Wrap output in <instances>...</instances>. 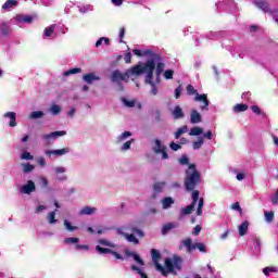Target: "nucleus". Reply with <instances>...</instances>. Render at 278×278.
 <instances>
[{"label": "nucleus", "instance_id": "22", "mask_svg": "<svg viewBox=\"0 0 278 278\" xmlns=\"http://www.w3.org/2000/svg\"><path fill=\"white\" fill-rule=\"evenodd\" d=\"M18 5L17 0H7L4 4L2 5V11L3 12H12Z\"/></svg>", "mask_w": 278, "mask_h": 278}, {"label": "nucleus", "instance_id": "47", "mask_svg": "<svg viewBox=\"0 0 278 278\" xmlns=\"http://www.w3.org/2000/svg\"><path fill=\"white\" fill-rule=\"evenodd\" d=\"M265 220L266 223H273L274 218H275V213L273 211L268 212L265 211Z\"/></svg>", "mask_w": 278, "mask_h": 278}, {"label": "nucleus", "instance_id": "58", "mask_svg": "<svg viewBox=\"0 0 278 278\" xmlns=\"http://www.w3.org/2000/svg\"><path fill=\"white\" fill-rule=\"evenodd\" d=\"M123 38H125V27H122L118 34V42L121 45H125V40H123Z\"/></svg>", "mask_w": 278, "mask_h": 278}, {"label": "nucleus", "instance_id": "20", "mask_svg": "<svg viewBox=\"0 0 278 278\" xmlns=\"http://www.w3.org/2000/svg\"><path fill=\"white\" fill-rule=\"evenodd\" d=\"M134 55H137V58H151L153 53H155L151 49L140 50V49H134L132 50Z\"/></svg>", "mask_w": 278, "mask_h": 278}, {"label": "nucleus", "instance_id": "48", "mask_svg": "<svg viewBox=\"0 0 278 278\" xmlns=\"http://www.w3.org/2000/svg\"><path fill=\"white\" fill-rule=\"evenodd\" d=\"M254 249L257 253H260V251H262V241L260 240V238L254 237Z\"/></svg>", "mask_w": 278, "mask_h": 278}, {"label": "nucleus", "instance_id": "27", "mask_svg": "<svg viewBox=\"0 0 278 278\" xmlns=\"http://www.w3.org/2000/svg\"><path fill=\"white\" fill-rule=\"evenodd\" d=\"M94 212H97V207L84 206L79 214L80 216H91V214H94Z\"/></svg>", "mask_w": 278, "mask_h": 278}, {"label": "nucleus", "instance_id": "38", "mask_svg": "<svg viewBox=\"0 0 278 278\" xmlns=\"http://www.w3.org/2000/svg\"><path fill=\"white\" fill-rule=\"evenodd\" d=\"M99 244L102 247H110L111 249H116V243L109 241L108 239H100L98 240Z\"/></svg>", "mask_w": 278, "mask_h": 278}, {"label": "nucleus", "instance_id": "15", "mask_svg": "<svg viewBox=\"0 0 278 278\" xmlns=\"http://www.w3.org/2000/svg\"><path fill=\"white\" fill-rule=\"evenodd\" d=\"M53 36H55V24H51L46 27L42 34L43 40H53Z\"/></svg>", "mask_w": 278, "mask_h": 278}, {"label": "nucleus", "instance_id": "9", "mask_svg": "<svg viewBox=\"0 0 278 278\" xmlns=\"http://www.w3.org/2000/svg\"><path fill=\"white\" fill-rule=\"evenodd\" d=\"M148 61L154 62V70L157 75H162L164 73V68L166 64L164 63V59L160 53L153 52V54L148 59Z\"/></svg>", "mask_w": 278, "mask_h": 278}, {"label": "nucleus", "instance_id": "21", "mask_svg": "<svg viewBox=\"0 0 278 278\" xmlns=\"http://www.w3.org/2000/svg\"><path fill=\"white\" fill-rule=\"evenodd\" d=\"M126 257H132L139 264V266H144V261L140 257V255L136 252H131L129 250L124 251Z\"/></svg>", "mask_w": 278, "mask_h": 278}, {"label": "nucleus", "instance_id": "50", "mask_svg": "<svg viewBox=\"0 0 278 278\" xmlns=\"http://www.w3.org/2000/svg\"><path fill=\"white\" fill-rule=\"evenodd\" d=\"M48 222L50 225H55V223H58V219H55V211L48 214Z\"/></svg>", "mask_w": 278, "mask_h": 278}, {"label": "nucleus", "instance_id": "28", "mask_svg": "<svg viewBox=\"0 0 278 278\" xmlns=\"http://www.w3.org/2000/svg\"><path fill=\"white\" fill-rule=\"evenodd\" d=\"M173 117L175 118V121H179V118H184V110L181 109V106L176 105L174 108Z\"/></svg>", "mask_w": 278, "mask_h": 278}, {"label": "nucleus", "instance_id": "41", "mask_svg": "<svg viewBox=\"0 0 278 278\" xmlns=\"http://www.w3.org/2000/svg\"><path fill=\"white\" fill-rule=\"evenodd\" d=\"M127 138H131V131H124L117 137V142H125Z\"/></svg>", "mask_w": 278, "mask_h": 278}, {"label": "nucleus", "instance_id": "31", "mask_svg": "<svg viewBox=\"0 0 278 278\" xmlns=\"http://www.w3.org/2000/svg\"><path fill=\"white\" fill-rule=\"evenodd\" d=\"M92 10H94L92 4L78 5V12H80V14H87V12H92Z\"/></svg>", "mask_w": 278, "mask_h": 278}, {"label": "nucleus", "instance_id": "25", "mask_svg": "<svg viewBox=\"0 0 278 278\" xmlns=\"http://www.w3.org/2000/svg\"><path fill=\"white\" fill-rule=\"evenodd\" d=\"M4 118H10V122H9L10 127H16V113L15 112L5 113Z\"/></svg>", "mask_w": 278, "mask_h": 278}, {"label": "nucleus", "instance_id": "8", "mask_svg": "<svg viewBox=\"0 0 278 278\" xmlns=\"http://www.w3.org/2000/svg\"><path fill=\"white\" fill-rule=\"evenodd\" d=\"M181 244H184V247L187 249V253H192V251H197V249L200 251V253H207V248L203 243H192L191 238L182 240Z\"/></svg>", "mask_w": 278, "mask_h": 278}, {"label": "nucleus", "instance_id": "46", "mask_svg": "<svg viewBox=\"0 0 278 278\" xmlns=\"http://www.w3.org/2000/svg\"><path fill=\"white\" fill-rule=\"evenodd\" d=\"M151 256H152V262L154 263H157V260L162 257V255L160 254V251H157L156 249L151 250Z\"/></svg>", "mask_w": 278, "mask_h": 278}, {"label": "nucleus", "instance_id": "36", "mask_svg": "<svg viewBox=\"0 0 278 278\" xmlns=\"http://www.w3.org/2000/svg\"><path fill=\"white\" fill-rule=\"evenodd\" d=\"M45 116V112L42 111H35L29 114L30 121H38V118H42Z\"/></svg>", "mask_w": 278, "mask_h": 278}, {"label": "nucleus", "instance_id": "52", "mask_svg": "<svg viewBox=\"0 0 278 278\" xmlns=\"http://www.w3.org/2000/svg\"><path fill=\"white\" fill-rule=\"evenodd\" d=\"M270 273H277V267H265V268H263V274L266 277H270Z\"/></svg>", "mask_w": 278, "mask_h": 278}, {"label": "nucleus", "instance_id": "40", "mask_svg": "<svg viewBox=\"0 0 278 278\" xmlns=\"http://www.w3.org/2000/svg\"><path fill=\"white\" fill-rule=\"evenodd\" d=\"M1 36H10V26L7 23L0 25Z\"/></svg>", "mask_w": 278, "mask_h": 278}, {"label": "nucleus", "instance_id": "53", "mask_svg": "<svg viewBox=\"0 0 278 278\" xmlns=\"http://www.w3.org/2000/svg\"><path fill=\"white\" fill-rule=\"evenodd\" d=\"M22 167L24 173H31L34 170V165L30 163H22Z\"/></svg>", "mask_w": 278, "mask_h": 278}, {"label": "nucleus", "instance_id": "18", "mask_svg": "<svg viewBox=\"0 0 278 278\" xmlns=\"http://www.w3.org/2000/svg\"><path fill=\"white\" fill-rule=\"evenodd\" d=\"M190 123L191 125H199V123H203V117L201 116V113H199V111H197L195 109L191 110Z\"/></svg>", "mask_w": 278, "mask_h": 278}, {"label": "nucleus", "instance_id": "49", "mask_svg": "<svg viewBox=\"0 0 278 278\" xmlns=\"http://www.w3.org/2000/svg\"><path fill=\"white\" fill-rule=\"evenodd\" d=\"M64 242H65V244H78L79 243V238L68 237V238H65Z\"/></svg>", "mask_w": 278, "mask_h": 278}, {"label": "nucleus", "instance_id": "34", "mask_svg": "<svg viewBox=\"0 0 278 278\" xmlns=\"http://www.w3.org/2000/svg\"><path fill=\"white\" fill-rule=\"evenodd\" d=\"M189 136H203V128L194 126L190 129Z\"/></svg>", "mask_w": 278, "mask_h": 278}, {"label": "nucleus", "instance_id": "45", "mask_svg": "<svg viewBox=\"0 0 278 278\" xmlns=\"http://www.w3.org/2000/svg\"><path fill=\"white\" fill-rule=\"evenodd\" d=\"M204 143H205V141L203 140V137H199L198 141H194L192 147H193L194 151H199V149H201V147H203Z\"/></svg>", "mask_w": 278, "mask_h": 278}, {"label": "nucleus", "instance_id": "13", "mask_svg": "<svg viewBox=\"0 0 278 278\" xmlns=\"http://www.w3.org/2000/svg\"><path fill=\"white\" fill-rule=\"evenodd\" d=\"M227 33L225 31H208L204 35H201L200 38H206L207 40H220V38H225Z\"/></svg>", "mask_w": 278, "mask_h": 278}, {"label": "nucleus", "instance_id": "12", "mask_svg": "<svg viewBox=\"0 0 278 278\" xmlns=\"http://www.w3.org/2000/svg\"><path fill=\"white\" fill-rule=\"evenodd\" d=\"M73 150L68 147L59 149V150H46L45 154L48 155V157H51V155H54V157H62V155H67V153H71Z\"/></svg>", "mask_w": 278, "mask_h": 278}, {"label": "nucleus", "instance_id": "43", "mask_svg": "<svg viewBox=\"0 0 278 278\" xmlns=\"http://www.w3.org/2000/svg\"><path fill=\"white\" fill-rule=\"evenodd\" d=\"M203 205H205V201L203 200V198H200L198 202V210H197L198 216H203Z\"/></svg>", "mask_w": 278, "mask_h": 278}, {"label": "nucleus", "instance_id": "37", "mask_svg": "<svg viewBox=\"0 0 278 278\" xmlns=\"http://www.w3.org/2000/svg\"><path fill=\"white\" fill-rule=\"evenodd\" d=\"M182 134H188V126H182V127L178 128L177 131L175 132V139L179 140V138H181Z\"/></svg>", "mask_w": 278, "mask_h": 278}, {"label": "nucleus", "instance_id": "4", "mask_svg": "<svg viewBox=\"0 0 278 278\" xmlns=\"http://www.w3.org/2000/svg\"><path fill=\"white\" fill-rule=\"evenodd\" d=\"M184 266V258L179 255H174L172 258L166 257L165 258V268L161 270V275L163 277H168L169 274L177 275V271L175 270H181Z\"/></svg>", "mask_w": 278, "mask_h": 278}, {"label": "nucleus", "instance_id": "11", "mask_svg": "<svg viewBox=\"0 0 278 278\" xmlns=\"http://www.w3.org/2000/svg\"><path fill=\"white\" fill-rule=\"evenodd\" d=\"M62 136H66V130H56L50 134H43L41 135V139L45 144H51V142H54L55 138H61Z\"/></svg>", "mask_w": 278, "mask_h": 278}, {"label": "nucleus", "instance_id": "39", "mask_svg": "<svg viewBox=\"0 0 278 278\" xmlns=\"http://www.w3.org/2000/svg\"><path fill=\"white\" fill-rule=\"evenodd\" d=\"M232 58H236V55H238V58H240L241 60L244 59V53H247V50H233V49H229Z\"/></svg>", "mask_w": 278, "mask_h": 278}, {"label": "nucleus", "instance_id": "19", "mask_svg": "<svg viewBox=\"0 0 278 278\" xmlns=\"http://www.w3.org/2000/svg\"><path fill=\"white\" fill-rule=\"evenodd\" d=\"M14 21L16 22V25H18V27H21L22 23H26L27 25H29V23H33L34 17L30 15L18 14L15 16Z\"/></svg>", "mask_w": 278, "mask_h": 278}, {"label": "nucleus", "instance_id": "30", "mask_svg": "<svg viewBox=\"0 0 278 278\" xmlns=\"http://www.w3.org/2000/svg\"><path fill=\"white\" fill-rule=\"evenodd\" d=\"M247 110H249V105L244 104V103H239L236 104L232 109V111L235 112V114H240V112H247Z\"/></svg>", "mask_w": 278, "mask_h": 278}, {"label": "nucleus", "instance_id": "23", "mask_svg": "<svg viewBox=\"0 0 278 278\" xmlns=\"http://www.w3.org/2000/svg\"><path fill=\"white\" fill-rule=\"evenodd\" d=\"M164 188H166V181L154 182V185L152 186V190L154 192L153 198H155V194L162 193Z\"/></svg>", "mask_w": 278, "mask_h": 278}, {"label": "nucleus", "instance_id": "62", "mask_svg": "<svg viewBox=\"0 0 278 278\" xmlns=\"http://www.w3.org/2000/svg\"><path fill=\"white\" fill-rule=\"evenodd\" d=\"M148 86L151 87V94L155 97V94H157V86H155V83H148Z\"/></svg>", "mask_w": 278, "mask_h": 278}, {"label": "nucleus", "instance_id": "33", "mask_svg": "<svg viewBox=\"0 0 278 278\" xmlns=\"http://www.w3.org/2000/svg\"><path fill=\"white\" fill-rule=\"evenodd\" d=\"M105 45V47H110V38L108 37H101L96 41V48L99 49L102 45Z\"/></svg>", "mask_w": 278, "mask_h": 278}, {"label": "nucleus", "instance_id": "32", "mask_svg": "<svg viewBox=\"0 0 278 278\" xmlns=\"http://www.w3.org/2000/svg\"><path fill=\"white\" fill-rule=\"evenodd\" d=\"M79 73H81L80 67H73L71 70L63 72V77H70V75H77Z\"/></svg>", "mask_w": 278, "mask_h": 278}, {"label": "nucleus", "instance_id": "63", "mask_svg": "<svg viewBox=\"0 0 278 278\" xmlns=\"http://www.w3.org/2000/svg\"><path fill=\"white\" fill-rule=\"evenodd\" d=\"M182 90H184V87H181V85H179V86L175 89V99H179V97H181Z\"/></svg>", "mask_w": 278, "mask_h": 278}, {"label": "nucleus", "instance_id": "57", "mask_svg": "<svg viewBox=\"0 0 278 278\" xmlns=\"http://www.w3.org/2000/svg\"><path fill=\"white\" fill-rule=\"evenodd\" d=\"M175 75V71L173 70H166L163 74V77L165 79H173V76Z\"/></svg>", "mask_w": 278, "mask_h": 278}, {"label": "nucleus", "instance_id": "61", "mask_svg": "<svg viewBox=\"0 0 278 278\" xmlns=\"http://www.w3.org/2000/svg\"><path fill=\"white\" fill-rule=\"evenodd\" d=\"M21 159L22 160H34V156L31 155V153L25 151L21 154Z\"/></svg>", "mask_w": 278, "mask_h": 278}, {"label": "nucleus", "instance_id": "17", "mask_svg": "<svg viewBox=\"0 0 278 278\" xmlns=\"http://www.w3.org/2000/svg\"><path fill=\"white\" fill-rule=\"evenodd\" d=\"M83 81L89 86L94 84V81H101V77L97 76L94 72L83 75Z\"/></svg>", "mask_w": 278, "mask_h": 278}, {"label": "nucleus", "instance_id": "54", "mask_svg": "<svg viewBox=\"0 0 278 278\" xmlns=\"http://www.w3.org/2000/svg\"><path fill=\"white\" fill-rule=\"evenodd\" d=\"M267 13L273 16L275 23H278V9H269Z\"/></svg>", "mask_w": 278, "mask_h": 278}, {"label": "nucleus", "instance_id": "26", "mask_svg": "<svg viewBox=\"0 0 278 278\" xmlns=\"http://www.w3.org/2000/svg\"><path fill=\"white\" fill-rule=\"evenodd\" d=\"M194 204H189L186 207L181 208L179 218H184V216H189L194 211Z\"/></svg>", "mask_w": 278, "mask_h": 278}, {"label": "nucleus", "instance_id": "10", "mask_svg": "<svg viewBox=\"0 0 278 278\" xmlns=\"http://www.w3.org/2000/svg\"><path fill=\"white\" fill-rule=\"evenodd\" d=\"M152 151L155 155H162V160H168V152H166V147L162 143V140H154Z\"/></svg>", "mask_w": 278, "mask_h": 278}, {"label": "nucleus", "instance_id": "44", "mask_svg": "<svg viewBox=\"0 0 278 278\" xmlns=\"http://www.w3.org/2000/svg\"><path fill=\"white\" fill-rule=\"evenodd\" d=\"M49 112H51L53 116H58V114L62 112V108L58 104H52Z\"/></svg>", "mask_w": 278, "mask_h": 278}, {"label": "nucleus", "instance_id": "2", "mask_svg": "<svg viewBox=\"0 0 278 278\" xmlns=\"http://www.w3.org/2000/svg\"><path fill=\"white\" fill-rule=\"evenodd\" d=\"M116 233L118 236H123V238H125V240L131 244H140V240H138V238H144V231H142V229H140L136 223H128L117 227Z\"/></svg>", "mask_w": 278, "mask_h": 278}, {"label": "nucleus", "instance_id": "24", "mask_svg": "<svg viewBox=\"0 0 278 278\" xmlns=\"http://www.w3.org/2000/svg\"><path fill=\"white\" fill-rule=\"evenodd\" d=\"M163 210H169L175 204V199L166 197L161 200Z\"/></svg>", "mask_w": 278, "mask_h": 278}, {"label": "nucleus", "instance_id": "56", "mask_svg": "<svg viewBox=\"0 0 278 278\" xmlns=\"http://www.w3.org/2000/svg\"><path fill=\"white\" fill-rule=\"evenodd\" d=\"M64 226L67 229V231H77V227L71 225V222H68V219L64 220Z\"/></svg>", "mask_w": 278, "mask_h": 278}, {"label": "nucleus", "instance_id": "60", "mask_svg": "<svg viewBox=\"0 0 278 278\" xmlns=\"http://www.w3.org/2000/svg\"><path fill=\"white\" fill-rule=\"evenodd\" d=\"M189 162H190V159H188V155H182L179 159V164H181V166H186V164H189Z\"/></svg>", "mask_w": 278, "mask_h": 278}, {"label": "nucleus", "instance_id": "35", "mask_svg": "<svg viewBox=\"0 0 278 278\" xmlns=\"http://www.w3.org/2000/svg\"><path fill=\"white\" fill-rule=\"evenodd\" d=\"M175 227H177V225L174 223L165 224L162 228V235L166 236V233H168L170 229H175Z\"/></svg>", "mask_w": 278, "mask_h": 278}, {"label": "nucleus", "instance_id": "55", "mask_svg": "<svg viewBox=\"0 0 278 278\" xmlns=\"http://www.w3.org/2000/svg\"><path fill=\"white\" fill-rule=\"evenodd\" d=\"M96 251L100 253V255H103L105 253H112V250L108 248H101V245L96 247Z\"/></svg>", "mask_w": 278, "mask_h": 278}, {"label": "nucleus", "instance_id": "59", "mask_svg": "<svg viewBox=\"0 0 278 278\" xmlns=\"http://www.w3.org/2000/svg\"><path fill=\"white\" fill-rule=\"evenodd\" d=\"M53 172H54V174H56V175H63V173H66V167H62V166H60V167H54V168H53Z\"/></svg>", "mask_w": 278, "mask_h": 278}, {"label": "nucleus", "instance_id": "5", "mask_svg": "<svg viewBox=\"0 0 278 278\" xmlns=\"http://www.w3.org/2000/svg\"><path fill=\"white\" fill-rule=\"evenodd\" d=\"M129 77H134V67L126 70L124 74L121 72V70L113 71L111 74V81L116 84L119 90H125L123 81L127 84V81H129Z\"/></svg>", "mask_w": 278, "mask_h": 278}, {"label": "nucleus", "instance_id": "6", "mask_svg": "<svg viewBox=\"0 0 278 278\" xmlns=\"http://www.w3.org/2000/svg\"><path fill=\"white\" fill-rule=\"evenodd\" d=\"M187 93L192 97V94H195L194 101H199L202 102V105H200V110L202 112H207V110H210V100L207 99V94L202 93L200 94L199 92H197V89H194V86L192 85H188L187 86Z\"/></svg>", "mask_w": 278, "mask_h": 278}, {"label": "nucleus", "instance_id": "29", "mask_svg": "<svg viewBox=\"0 0 278 278\" xmlns=\"http://www.w3.org/2000/svg\"><path fill=\"white\" fill-rule=\"evenodd\" d=\"M239 236H247V232L249 231V220H244L242 224L238 227Z\"/></svg>", "mask_w": 278, "mask_h": 278}, {"label": "nucleus", "instance_id": "16", "mask_svg": "<svg viewBox=\"0 0 278 278\" xmlns=\"http://www.w3.org/2000/svg\"><path fill=\"white\" fill-rule=\"evenodd\" d=\"M20 192H22V194H31V192H36V184L34 180H28L26 185L22 186Z\"/></svg>", "mask_w": 278, "mask_h": 278}, {"label": "nucleus", "instance_id": "42", "mask_svg": "<svg viewBox=\"0 0 278 278\" xmlns=\"http://www.w3.org/2000/svg\"><path fill=\"white\" fill-rule=\"evenodd\" d=\"M122 103L125 108H136V100H129L127 98H122Z\"/></svg>", "mask_w": 278, "mask_h": 278}, {"label": "nucleus", "instance_id": "7", "mask_svg": "<svg viewBox=\"0 0 278 278\" xmlns=\"http://www.w3.org/2000/svg\"><path fill=\"white\" fill-rule=\"evenodd\" d=\"M216 12H230L236 14L238 12V3L235 0H223L215 4Z\"/></svg>", "mask_w": 278, "mask_h": 278}, {"label": "nucleus", "instance_id": "51", "mask_svg": "<svg viewBox=\"0 0 278 278\" xmlns=\"http://www.w3.org/2000/svg\"><path fill=\"white\" fill-rule=\"evenodd\" d=\"M131 144H134V139L126 141L122 147L121 151H129L131 149Z\"/></svg>", "mask_w": 278, "mask_h": 278}, {"label": "nucleus", "instance_id": "14", "mask_svg": "<svg viewBox=\"0 0 278 278\" xmlns=\"http://www.w3.org/2000/svg\"><path fill=\"white\" fill-rule=\"evenodd\" d=\"M253 5L258 8V10H262L265 14H268L270 12V4L268 3V0H252Z\"/></svg>", "mask_w": 278, "mask_h": 278}, {"label": "nucleus", "instance_id": "3", "mask_svg": "<svg viewBox=\"0 0 278 278\" xmlns=\"http://www.w3.org/2000/svg\"><path fill=\"white\" fill-rule=\"evenodd\" d=\"M155 71V63L153 61L139 62L138 64L132 66L134 77H140V75H144V84L153 83V72Z\"/></svg>", "mask_w": 278, "mask_h": 278}, {"label": "nucleus", "instance_id": "1", "mask_svg": "<svg viewBox=\"0 0 278 278\" xmlns=\"http://www.w3.org/2000/svg\"><path fill=\"white\" fill-rule=\"evenodd\" d=\"M185 190L191 193V205L195 206L199 202V190H194L201 185V173L197 170V165L191 163L185 172Z\"/></svg>", "mask_w": 278, "mask_h": 278}, {"label": "nucleus", "instance_id": "64", "mask_svg": "<svg viewBox=\"0 0 278 278\" xmlns=\"http://www.w3.org/2000/svg\"><path fill=\"white\" fill-rule=\"evenodd\" d=\"M270 201H271L273 205H277V203H278V189L276 190V193L270 197Z\"/></svg>", "mask_w": 278, "mask_h": 278}]
</instances>
